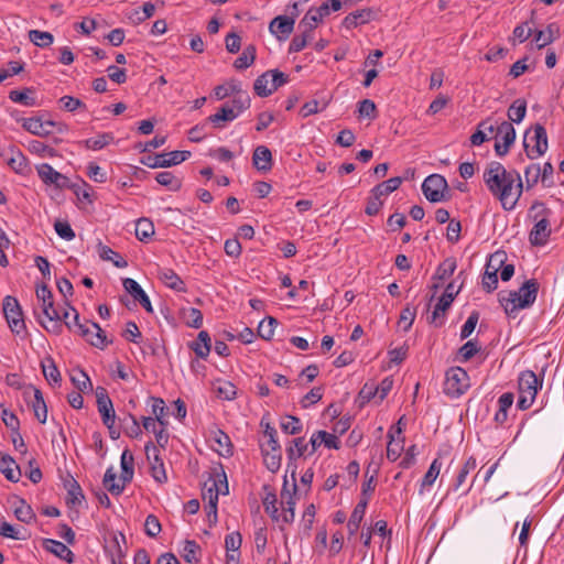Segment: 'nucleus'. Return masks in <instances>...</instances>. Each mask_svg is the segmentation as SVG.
Masks as SVG:
<instances>
[{"label":"nucleus","mask_w":564,"mask_h":564,"mask_svg":"<svg viewBox=\"0 0 564 564\" xmlns=\"http://www.w3.org/2000/svg\"><path fill=\"white\" fill-rule=\"evenodd\" d=\"M514 175H517V177L519 176L517 170L507 171L506 167L497 161L490 162L484 172V182L489 192L499 199L502 208L508 212L513 209Z\"/></svg>","instance_id":"1"},{"label":"nucleus","mask_w":564,"mask_h":564,"mask_svg":"<svg viewBox=\"0 0 564 564\" xmlns=\"http://www.w3.org/2000/svg\"><path fill=\"white\" fill-rule=\"evenodd\" d=\"M539 283L535 279L527 280L519 291L500 292L499 302L508 316L514 317L516 312L530 307L536 300Z\"/></svg>","instance_id":"2"},{"label":"nucleus","mask_w":564,"mask_h":564,"mask_svg":"<svg viewBox=\"0 0 564 564\" xmlns=\"http://www.w3.org/2000/svg\"><path fill=\"white\" fill-rule=\"evenodd\" d=\"M36 297L41 302L42 314L44 318L37 315L41 326L48 333L59 335L63 330L61 324V314L54 305L53 293L45 284L36 285Z\"/></svg>","instance_id":"3"},{"label":"nucleus","mask_w":564,"mask_h":564,"mask_svg":"<svg viewBox=\"0 0 564 564\" xmlns=\"http://www.w3.org/2000/svg\"><path fill=\"white\" fill-rule=\"evenodd\" d=\"M552 214L551 209L545 207V204L540 200H534L529 209V217L535 221L533 228L529 234V241L534 247L544 246L552 232L549 216Z\"/></svg>","instance_id":"4"},{"label":"nucleus","mask_w":564,"mask_h":564,"mask_svg":"<svg viewBox=\"0 0 564 564\" xmlns=\"http://www.w3.org/2000/svg\"><path fill=\"white\" fill-rule=\"evenodd\" d=\"M35 169L45 185H53L57 189L69 188L77 197H80V185L72 183L66 175L55 171L48 163L39 164Z\"/></svg>","instance_id":"5"},{"label":"nucleus","mask_w":564,"mask_h":564,"mask_svg":"<svg viewBox=\"0 0 564 564\" xmlns=\"http://www.w3.org/2000/svg\"><path fill=\"white\" fill-rule=\"evenodd\" d=\"M422 192L431 203L446 202L451 192L446 178L441 174H431L422 183Z\"/></svg>","instance_id":"6"},{"label":"nucleus","mask_w":564,"mask_h":564,"mask_svg":"<svg viewBox=\"0 0 564 564\" xmlns=\"http://www.w3.org/2000/svg\"><path fill=\"white\" fill-rule=\"evenodd\" d=\"M2 310L11 332L17 336L25 335L26 326L19 301L14 296L7 295L3 299Z\"/></svg>","instance_id":"7"},{"label":"nucleus","mask_w":564,"mask_h":564,"mask_svg":"<svg viewBox=\"0 0 564 564\" xmlns=\"http://www.w3.org/2000/svg\"><path fill=\"white\" fill-rule=\"evenodd\" d=\"M469 376L462 367H452L445 373L444 393L456 398L462 395L469 388Z\"/></svg>","instance_id":"8"},{"label":"nucleus","mask_w":564,"mask_h":564,"mask_svg":"<svg viewBox=\"0 0 564 564\" xmlns=\"http://www.w3.org/2000/svg\"><path fill=\"white\" fill-rule=\"evenodd\" d=\"M191 156L189 151H172L170 153H161L154 155L142 156L140 163L150 167H171L173 165L181 164Z\"/></svg>","instance_id":"9"},{"label":"nucleus","mask_w":564,"mask_h":564,"mask_svg":"<svg viewBox=\"0 0 564 564\" xmlns=\"http://www.w3.org/2000/svg\"><path fill=\"white\" fill-rule=\"evenodd\" d=\"M507 259V253L505 251H497L489 258V261L486 265V271L481 279L482 289L487 293L494 292L498 286V270L503 264Z\"/></svg>","instance_id":"10"},{"label":"nucleus","mask_w":564,"mask_h":564,"mask_svg":"<svg viewBox=\"0 0 564 564\" xmlns=\"http://www.w3.org/2000/svg\"><path fill=\"white\" fill-rule=\"evenodd\" d=\"M209 480H213V485L207 488V484L205 482L203 487V499L208 500V506H210V496L217 495L218 497L219 495L229 494L227 476L221 464L213 468Z\"/></svg>","instance_id":"11"},{"label":"nucleus","mask_w":564,"mask_h":564,"mask_svg":"<svg viewBox=\"0 0 564 564\" xmlns=\"http://www.w3.org/2000/svg\"><path fill=\"white\" fill-rule=\"evenodd\" d=\"M0 156L8 164V166L18 174L25 175L30 171L26 156L15 145H10L7 149H2L0 151Z\"/></svg>","instance_id":"12"},{"label":"nucleus","mask_w":564,"mask_h":564,"mask_svg":"<svg viewBox=\"0 0 564 564\" xmlns=\"http://www.w3.org/2000/svg\"><path fill=\"white\" fill-rule=\"evenodd\" d=\"M145 455L147 459L150 463V473L155 481L160 484H164L167 481V476L164 468L163 459L159 454V448L153 444V442H148L145 444Z\"/></svg>","instance_id":"13"},{"label":"nucleus","mask_w":564,"mask_h":564,"mask_svg":"<svg viewBox=\"0 0 564 564\" xmlns=\"http://www.w3.org/2000/svg\"><path fill=\"white\" fill-rule=\"evenodd\" d=\"M534 131V141L535 145L533 148H530L527 141H523V147L525 154L529 159L534 160L541 155H543L549 148L547 144V133L545 128L541 123H535L533 126Z\"/></svg>","instance_id":"14"},{"label":"nucleus","mask_w":564,"mask_h":564,"mask_svg":"<svg viewBox=\"0 0 564 564\" xmlns=\"http://www.w3.org/2000/svg\"><path fill=\"white\" fill-rule=\"evenodd\" d=\"M97 409L104 424L115 423L116 412L106 388L98 386L95 389Z\"/></svg>","instance_id":"15"},{"label":"nucleus","mask_w":564,"mask_h":564,"mask_svg":"<svg viewBox=\"0 0 564 564\" xmlns=\"http://www.w3.org/2000/svg\"><path fill=\"white\" fill-rule=\"evenodd\" d=\"M28 389L33 391L34 398H33L32 401H29V397H28L29 392L24 391V399H25V401L32 408V410L34 412V416L36 417V420L41 424L46 423V420H47V405H46V402L44 400L42 391L40 389H37L36 387L32 386V384H30L28 387Z\"/></svg>","instance_id":"16"},{"label":"nucleus","mask_w":564,"mask_h":564,"mask_svg":"<svg viewBox=\"0 0 564 564\" xmlns=\"http://www.w3.org/2000/svg\"><path fill=\"white\" fill-rule=\"evenodd\" d=\"M542 388V380H539L532 370H524L519 375V394L536 397L538 390Z\"/></svg>","instance_id":"17"},{"label":"nucleus","mask_w":564,"mask_h":564,"mask_svg":"<svg viewBox=\"0 0 564 564\" xmlns=\"http://www.w3.org/2000/svg\"><path fill=\"white\" fill-rule=\"evenodd\" d=\"M294 24V18L278 15L270 22L269 30L279 41H285L293 32Z\"/></svg>","instance_id":"18"},{"label":"nucleus","mask_w":564,"mask_h":564,"mask_svg":"<svg viewBox=\"0 0 564 564\" xmlns=\"http://www.w3.org/2000/svg\"><path fill=\"white\" fill-rule=\"evenodd\" d=\"M63 485L67 491V506L70 508L80 506L85 500V495L78 481L70 474H67V476L63 479Z\"/></svg>","instance_id":"19"},{"label":"nucleus","mask_w":564,"mask_h":564,"mask_svg":"<svg viewBox=\"0 0 564 564\" xmlns=\"http://www.w3.org/2000/svg\"><path fill=\"white\" fill-rule=\"evenodd\" d=\"M124 290L134 299V301L139 302L140 305L148 312L152 313L153 308L150 302L149 296L141 288V285L131 278H126L122 281Z\"/></svg>","instance_id":"20"},{"label":"nucleus","mask_w":564,"mask_h":564,"mask_svg":"<svg viewBox=\"0 0 564 564\" xmlns=\"http://www.w3.org/2000/svg\"><path fill=\"white\" fill-rule=\"evenodd\" d=\"M376 17V11L371 8L357 10L355 12L349 13L343 20V26L350 30L357 28L360 24H365L373 20Z\"/></svg>","instance_id":"21"},{"label":"nucleus","mask_w":564,"mask_h":564,"mask_svg":"<svg viewBox=\"0 0 564 564\" xmlns=\"http://www.w3.org/2000/svg\"><path fill=\"white\" fill-rule=\"evenodd\" d=\"M252 164L260 172H269L272 169V153L265 145H258L252 154Z\"/></svg>","instance_id":"22"},{"label":"nucleus","mask_w":564,"mask_h":564,"mask_svg":"<svg viewBox=\"0 0 564 564\" xmlns=\"http://www.w3.org/2000/svg\"><path fill=\"white\" fill-rule=\"evenodd\" d=\"M41 369L50 386H61L62 375L52 356L47 355L41 360Z\"/></svg>","instance_id":"23"},{"label":"nucleus","mask_w":564,"mask_h":564,"mask_svg":"<svg viewBox=\"0 0 564 564\" xmlns=\"http://www.w3.org/2000/svg\"><path fill=\"white\" fill-rule=\"evenodd\" d=\"M212 441L216 444L214 449L223 457H230L234 455V445L228 434L217 429L212 431Z\"/></svg>","instance_id":"24"},{"label":"nucleus","mask_w":564,"mask_h":564,"mask_svg":"<svg viewBox=\"0 0 564 564\" xmlns=\"http://www.w3.org/2000/svg\"><path fill=\"white\" fill-rule=\"evenodd\" d=\"M188 348L193 350L198 358L206 359L212 349V338L207 330H200L197 338L188 343Z\"/></svg>","instance_id":"25"},{"label":"nucleus","mask_w":564,"mask_h":564,"mask_svg":"<svg viewBox=\"0 0 564 564\" xmlns=\"http://www.w3.org/2000/svg\"><path fill=\"white\" fill-rule=\"evenodd\" d=\"M43 547L47 552L54 554L61 560L66 561L67 563L74 562V553L72 550L64 543L53 540V539H45L43 541Z\"/></svg>","instance_id":"26"},{"label":"nucleus","mask_w":564,"mask_h":564,"mask_svg":"<svg viewBox=\"0 0 564 564\" xmlns=\"http://www.w3.org/2000/svg\"><path fill=\"white\" fill-rule=\"evenodd\" d=\"M1 420L4 423V425L11 431V441L13 446H17V438H20V446H24V441L20 433V420L18 419V416L13 412L3 408L1 412Z\"/></svg>","instance_id":"27"},{"label":"nucleus","mask_w":564,"mask_h":564,"mask_svg":"<svg viewBox=\"0 0 564 564\" xmlns=\"http://www.w3.org/2000/svg\"><path fill=\"white\" fill-rule=\"evenodd\" d=\"M158 276L167 288L176 292H186V285L184 281L178 276V274L173 269H159Z\"/></svg>","instance_id":"28"},{"label":"nucleus","mask_w":564,"mask_h":564,"mask_svg":"<svg viewBox=\"0 0 564 564\" xmlns=\"http://www.w3.org/2000/svg\"><path fill=\"white\" fill-rule=\"evenodd\" d=\"M0 471L9 481L18 482L20 480L21 469L13 457L9 454H1Z\"/></svg>","instance_id":"29"},{"label":"nucleus","mask_w":564,"mask_h":564,"mask_svg":"<svg viewBox=\"0 0 564 564\" xmlns=\"http://www.w3.org/2000/svg\"><path fill=\"white\" fill-rule=\"evenodd\" d=\"M17 121L21 122L24 130L34 135L43 138L52 133L50 129L45 128L42 117L17 118Z\"/></svg>","instance_id":"30"},{"label":"nucleus","mask_w":564,"mask_h":564,"mask_svg":"<svg viewBox=\"0 0 564 564\" xmlns=\"http://www.w3.org/2000/svg\"><path fill=\"white\" fill-rule=\"evenodd\" d=\"M368 506V498H361L359 502L354 508L350 518L347 523V529L350 535H354L357 533L360 523L365 517L366 509Z\"/></svg>","instance_id":"31"},{"label":"nucleus","mask_w":564,"mask_h":564,"mask_svg":"<svg viewBox=\"0 0 564 564\" xmlns=\"http://www.w3.org/2000/svg\"><path fill=\"white\" fill-rule=\"evenodd\" d=\"M237 118V113H234L232 109L229 108V102H225L216 113L210 115L206 121L214 124L215 128H224L225 122H230Z\"/></svg>","instance_id":"32"},{"label":"nucleus","mask_w":564,"mask_h":564,"mask_svg":"<svg viewBox=\"0 0 564 564\" xmlns=\"http://www.w3.org/2000/svg\"><path fill=\"white\" fill-rule=\"evenodd\" d=\"M558 35V28L555 23H551L546 26L545 30H539L534 32V42L538 45V48H543L544 46L551 44Z\"/></svg>","instance_id":"33"},{"label":"nucleus","mask_w":564,"mask_h":564,"mask_svg":"<svg viewBox=\"0 0 564 564\" xmlns=\"http://www.w3.org/2000/svg\"><path fill=\"white\" fill-rule=\"evenodd\" d=\"M308 445L305 443L304 437H295L290 442L286 447L288 466L290 467L293 462L304 455L307 451Z\"/></svg>","instance_id":"34"},{"label":"nucleus","mask_w":564,"mask_h":564,"mask_svg":"<svg viewBox=\"0 0 564 564\" xmlns=\"http://www.w3.org/2000/svg\"><path fill=\"white\" fill-rule=\"evenodd\" d=\"M35 93L33 87H25L22 90H11L9 99L26 107L36 106V99L32 96Z\"/></svg>","instance_id":"35"},{"label":"nucleus","mask_w":564,"mask_h":564,"mask_svg":"<svg viewBox=\"0 0 564 564\" xmlns=\"http://www.w3.org/2000/svg\"><path fill=\"white\" fill-rule=\"evenodd\" d=\"M119 540L126 543V536L122 533H119V535H115L112 538L110 546H106V550L111 556L112 564H123L122 560L126 556V552L122 550Z\"/></svg>","instance_id":"36"},{"label":"nucleus","mask_w":564,"mask_h":564,"mask_svg":"<svg viewBox=\"0 0 564 564\" xmlns=\"http://www.w3.org/2000/svg\"><path fill=\"white\" fill-rule=\"evenodd\" d=\"M253 90L256 95L262 98L269 97L273 94L274 90L272 89L269 70L264 72L263 74L257 77L253 84Z\"/></svg>","instance_id":"37"},{"label":"nucleus","mask_w":564,"mask_h":564,"mask_svg":"<svg viewBox=\"0 0 564 564\" xmlns=\"http://www.w3.org/2000/svg\"><path fill=\"white\" fill-rule=\"evenodd\" d=\"M402 182H403V180L400 176L391 177V178L376 185L370 191V193L375 194V195H379L380 197L388 196L392 192L397 191L400 187V185L402 184Z\"/></svg>","instance_id":"38"},{"label":"nucleus","mask_w":564,"mask_h":564,"mask_svg":"<svg viewBox=\"0 0 564 564\" xmlns=\"http://www.w3.org/2000/svg\"><path fill=\"white\" fill-rule=\"evenodd\" d=\"M202 549L194 540H185L182 556L187 563L198 564L200 562Z\"/></svg>","instance_id":"39"},{"label":"nucleus","mask_w":564,"mask_h":564,"mask_svg":"<svg viewBox=\"0 0 564 564\" xmlns=\"http://www.w3.org/2000/svg\"><path fill=\"white\" fill-rule=\"evenodd\" d=\"M115 137L111 132H102L97 134L94 138H89L84 141L85 148L88 150L97 151L101 150L111 142H113Z\"/></svg>","instance_id":"40"},{"label":"nucleus","mask_w":564,"mask_h":564,"mask_svg":"<svg viewBox=\"0 0 564 564\" xmlns=\"http://www.w3.org/2000/svg\"><path fill=\"white\" fill-rule=\"evenodd\" d=\"M133 455L129 449H124L121 455V476L123 484L130 482L133 478Z\"/></svg>","instance_id":"41"},{"label":"nucleus","mask_w":564,"mask_h":564,"mask_svg":"<svg viewBox=\"0 0 564 564\" xmlns=\"http://www.w3.org/2000/svg\"><path fill=\"white\" fill-rule=\"evenodd\" d=\"M527 113V101L524 99H516L508 109L507 116L509 122L520 123Z\"/></svg>","instance_id":"42"},{"label":"nucleus","mask_w":564,"mask_h":564,"mask_svg":"<svg viewBox=\"0 0 564 564\" xmlns=\"http://www.w3.org/2000/svg\"><path fill=\"white\" fill-rule=\"evenodd\" d=\"M120 422L127 436L138 438L142 434L140 423L133 414L128 413Z\"/></svg>","instance_id":"43"},{"label":"nucleus","mask_w":564,"mask_h":564,"mask_svg":"<svg viewBox=\"0 0 564 564\" xmlns=\"http://www.w3.org/2000/svg\"><path fill=\"white\" fill-rule=\"evenodd\" d=\"M156 182L172 192H178L182 188V178L175 176L172 172H161L155 176Z\"/></svg>","instance_id":"44"},{"label":"nucleus","mask_w":564,"mask_h":564,"mask_svg":"<svg viewBox=\"0 0 564 564\" xmlns=\"http://www.w3.org/2000/svg\"><path fill=\"white\" fill-rule=\"evenodd\" d=\"M501 138L502 143L507 147H511L516 141V129L509 121H502L497 126L496 139Z\"/></svg>","instance_id":"45"},{"label":"nucleus","mask_w":564,"mask_h":564,"mask_svg":"<svg viewBox=\"0 0 564 564\" xmlns=\"http://www.w3.org/2000/svg\"><path fill=\"white\" fill-rule=\"evenodd\" d=\"M98 253L102 260L112 261L117 268L127 267V261L118 252L101 242L98 243Z\"/></svg>","instance_id":"46"},{"label":"nucleus","mask_w":564,"mask_h":564,"mask_svg":"<svg viewBox=\"0 0 564 564\" xmlns=\"http://www.w3.org/2000/svg\"><path fill=\"white\" fill-rule=\"evenodd\" d=\"M257 50L253 44L245 47L241 55L235 61L234 66L236 69H246L254 63Z\"/></svg>","instance_id":"47"},{"label":"nucleus","mask_w":564,"mask_h":564,"mask_svg":"<svg viewBox=\"0 0 564 564\" xmlns=\"http://www.w3.org/2000/svg\"><path fill=\"white\" fill-rule=\"evenodd\" d=\"M154 235L153 223L148 218H140L135 224V237L147 242Z\"/></svg>","instance_id":"48"},{"label":"nucleus","mask_w":564,"mask_h":564,"mask_svg":"<svg viewBox=\"0 0 564 564\" xmlns=\"http://www.w3.org/2000/svg\"><path fill=\"white\" fill-rule=\"evenodd\" d=\"M241 91L242 90H241L239 83H237L236 80H231L225 85L216 86L214 88V96L216 99L223 100L230 95H234V97H235L236 95H238Z\"/></svg>","instance_id":"49"},{"label":"nucleus","mask_w":564,"mask_h":564,"mask_svg":"<svg viewBox=\"0 0 564 564\" xmlns=\"http://www.w3.org/2000/svg\"><path fill=\"white\" fill-rule=\"evenodd\" d=\"M117 475L113 473L112 468H108L105 473L102 484L105 488L115 496H119L124 490L126 484H119L116 481Z\"/></svg>","instance_id":"50"},{"label":"nucleus","mask_w":564,"mask_h":564,"mask_svg":"<svg viewBox=\"0 0 564 564\" xmlns=\"http://www.w3.org/2000/svg\"><path fill=\"white\" fill-rule=\"evenodd\" d=\"M251 106V99L248 93L241 91L236 95L229 102V108L232 109L234 113H237V118Z\"/></svg>","instance_id":"51"},{"label":"nucleus","mask_w":564,"mask_h":564,"mask_svg":"<svg viewBox=\"0 0 564 564\" xmlns=\"http://www.w3.org/2000/svg\"><path fill=\"white\" fill-rule=\"evenodd\" d=\"M28 150L31 153L37 154L42 158L48 156V158H55L58 155L57 150H55L53 147L45 144L42 141L39 140H32L29 142Z\"/></svg>","instance_id":"52"},{"label":"nucleus","mask_w":564,"mask_h":564,"mask_svg":"<svg viewBox=\"0 0 564 564\" xmlns=\"http://www.w3.org/2000/svg\"><path fill=\"white\" fill-rule=\"evenodd\" d=\"M300 30H301V34L295 35L291 40V43H290V46H289V53L290 54L301 52L302 50L305 48V46L307 45L308 41H311L313 39V33L312 32H310L307 30H304V29H300Z\"/></svg>","instance_id":"53"},{"label":"nucleus","mask_w":564,"mask_h":564,"mask_svg":"<svg viewBox=\"0 0 564 564\" xmlns=\"http://www.w3.org/2000/svg\"><path fill=\"white\" fill-rule=\"evenodd\" d=\"M480 351V346L475 339L466 341L457 351V359L460 362L470 360L477 352Z\"/></svg>","instance_id":"54"},{"label":"nucleus","mask_w":564,"mask_h":564,"mask_svg":"<svg viewBox=\"0 0 564 564\" xmlns=\"http://www.w3.org/2000/svg\"><path fill=\"white\" fill-rule=\"evenodd\" d=\"M460 289L462 285H459L458 289L455 290L454 283H448L444 293L437 301L438 310L447 311L451 307L452 303L454 302L456 295L459 293Z\"/></svg>","instance_id":"55"},{"label":"nucleus","mask_w":564,"mask_h":564,"mask_svg":"<svg viewBox=\"0 0 564 564\" xmlns=\"http://www.w3.org/2000/svg\"><path fill=\"white\" fill-rule=\"evenodd\" d=\"M456 259L453 257L446 258L436 269L435 279L445 280L452 276L456 270Z\"/></svg>","instance_id":"56"},{"label":"nucleus","mask_w":564,"mask_h":564,"mask_svg":"<svg viewBox=\"0 0 564 564\" xmlns=\"http://www.w3.org/2000/svg\"><path fill=\"white\" fill-rule=\"evenodd\" d=\"M19 503L20 505L17 506L14 509V516L17 517V519L26 524L35 520L36 516L31 506L28 505L24 499H20Z\"/></svg>","instance_id":"57"},{"label":"nucleus","mask_w":564,"mask_h":564,"mask_svg":"<svg viewBox=\"0 0 564 564\" xmlns=\"http://www.w3.org/2000/svg\"><path fill=\"white\" fill-rule=\"evenodd\" d=\"M30 41L40 47H47L53 44L54 36L52 33L40 30H31L29 31Z\"/></svg>","instance_id":"58"},{"label":"nucleus","mask_w":564,"mask_h":564,"mask_svg":"<svg viewBox=\"0 0 564 564\" xmlns=\"http://www.w3.org/2000/svg\"><path fill=\"white\" fill-rule=\"evenodd\" d=\"M281 430L289 435H296L303 431V424L297 416L286 415L280 424Z\"/></svg>","instance_id":"59"},{"label":"nucleus","mask_w":564,"mask_h":564,"mask_svg":"<svg viewBox=\"0 0 564 564\" xmlns=\"http://www.w3.org/2000/svg\"><path fill=\"white\" fill-rule=\"evenodd\" d=\"M278 325L276 318L272 316L265 317L259 323L258 335L265 340H270L274 335V328Z\"/></svg>","instance_id":"60"},{"label":"nucleus","mask_w":564,"mask_h":564,"mask_svg":"<svg viewBox=\"0 0 564 564\" xmlns=\"http://www.w3.org/2000/svg\"><path fill=\"white\" fill-rule=\"evenodd\" d=\"M263 456V462L265 467L271 473H276L281 467V460H282V451H273V454H270V451L261 452Z\"/></svg>","instance_id":"61"},{"label":"nucleus","mask_w":564,"mask_h":564,"mask_svg":"<svg viewBox=\"0 0 564 564\" xmlns=\"http://www.w3.org/2000/svg\"><path fill=\"white\" fill-rule=\"evenodd\" d=\"M78 372L79 377L70 376L72 383L83 393L93 391V383L88 375L83 369H79Z\"/></svg>","instance_id":"62"},{"label":"nucleus","mask_w":564,"mask_h":564,"mask_svg":"<svg viewBox=\"0 0 564 564\" xmlns=\"http://www.w3.org/2000/svg\"><path fill=\"white\" fill-rule=\"evenodd\" d=\"M216 394L219 399L231 401L237 395V389L230 381H221L216 388Z\"/></svg>","instance_id":"63"},{"label":"nucleus","mask_w":564,"mask_h":564,"mask_svg":"<svg viewBox=\"0 0 564 564\" xmlns=\"http://www.w3.org/2000/svg\"><path fill=\"white\" fill-rule=\"evenodd\" d=\"M541 175V167L539 164L532 163L524 170L525 188L531 189L538 182Z\"/></svg>","instance_id":"64"}]
</instances>
